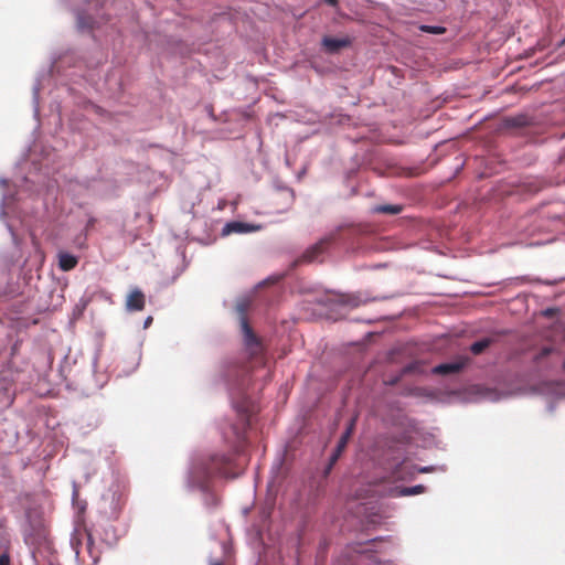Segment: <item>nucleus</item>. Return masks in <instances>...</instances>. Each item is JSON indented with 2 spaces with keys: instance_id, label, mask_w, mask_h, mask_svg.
Returning a JSON list of instances; mask_svg holds the SVG:
<instances>
[{
  "instance_id": "20",
  "label": "nucleus",
  "mask_w": 565,
  "mask_h": 565,
  "mask_svg": "<svg viewBox=\"0 0 565 565\" xmlns=\"http://www.w3.org/2000/svg\"><path fill=\"white\" fill-rule=\"evenodd\" d=\"M0 565H10V557L8 554L0 555Z\"/></svg>"
},
{
  "instance_id": "3",
  "label": "nucleus",
  "mask_w": 565,
  "mask_h": 565,
  "mask_svg": "<svg viewBox=\"0 0 565 565\" xmlns=\"http://www.w3.org/2000/svg\"><path fill=\"white\" fill-rule=\"evenodd\" d=\"M239 423L237 425H232L231 430L235 438L233 441V447L235 452H238L243 446L245 439V433L247 427L249 426V414L246 408L238 412Z\"/></svg>"
},
{
  "instance_id": "2",
  "label": "nucleus",
  "mask_w": 565,
  "mask_h": 565,
  "mask_svg": "<svg viewBox=\"0 0 565 565\" xmlns=\"http://www.w3.org/2000/svg\"><path fill=\"white\" fill-rule=\"evenodd\" d=\"M122 504L121 497L115 492L104 494L100 511L108 520H115L119 516Z\"/></svg>"
},
{
  "instance_id": "14",
  "label": "nucleus",
  "mask_w": 565,
  "mask_h": 565,
  "mask_svg": "<svg viewBox=\"0 0 565 565\" xmlns=\"http://www.w3.org/2000/svg\"><path fill=\"white\" fill-rule=\"evenodd\" d=\"M339 302L352 308L359 307L361 303L359 297L354 295H341L339 297Z\"/></svg>"
},
{
  "instance_id": "25",
  "label": "nucleus",
  "mask_w": 565,
  "mask_h": 565,
  "mask_svg": "<svg viewBox=\"0 0 565 565\" xmlns=\"http://www.w3.org/2000/svg\"><path fill=\"white\" fill-rule=\"evenodd\" d=\"M211 565H223V564L220 562H215V563H212Z\"/></svg>"
},
{
  "instance_id": "10",
  "label": "nucleus",
  "mask_w": 565,
  "mask_h": 565,
  "mask_svg": "<svg viewBox=\"0 0 565 565\" xmlns=\"http://www.w3.org/2000/svg\"><path fill=\"white\" fill-rule=\"evenodd\" d=\"M78 263L77 257L72 254L61 252L58 254V266L62 270L68 271L76 267Z\"/></svg>"
},
{
  "instance_id": "17",
  "label": "nucleus",
  "mask_w": 565,
  "mask_h": 565,
  "mask_svg": "<svg viewBox=\"0 0 565 565\" xmlns=\"http://www.w3.org/2000/svg\"><path fill=\"white\" fill-rule=\"evenodd\" d=\"M94 24L95 22L93 21L92 18H84L82 14H78V25L81 28H88V29H93L94 28Z\"/></svg>"
},
{
  "instance_id": "5",
  "label": "nucleus",
  "mask_w": 565,
  "mask_h": 565,
  "mask_svg": "<svg viewBox=\"0 0 565 565\" xmlns=\"http://www.w3.org/2000/svg\"><path fill=\"white\" fill-rule=\"evenodd\" d=\"M334 241V235L321 238L318 243L309 247L302 255L305 262H313L330 246Z\"/></svg>"
},
{
  "instance_id": "6",
  "label": "nucleus",
  "mask_w": 565,
  "mask_h": 565,
  "mask_svg": "<svg viewBox=\"0 0 565 565\" xmlns=\"http://www.w3.org/2000/svg\"><path fill=\"white\" fill-rule=\"evenodd\" d=\"M356 417H352L347 426L345 431L342 434L334 452L331 456V465H334L345 449L353 431L355 429Z\"/></svg>"
},
{
  "instance_id": "15",
  "label": "nucleus",
  "mask_w": 565,
  "mask_h": 565,
  "mask_svg": "<svg viewBox=\"0 0 565 565\" xmlns=\"http://www.w3.org/2000/svg\"><path fill=\"white\" fill-rule=\"evenodd\" d=\"M424 491H425V487L422 484H418V486H414V487L403 488L401 490V494L402 495H415V494L423 493Z\"/></svg>"
},
{
  "instance_id": "7",
  "label": "nucleus",
  "mask_w": 565,
  "mask_h": 565,
  "mask_svg": "<svg viewBox=\"0 0 565 565\" xmlns=\"http://www.w3.org/2000/svg\"><path fill=\"white\" fill-rule=\"evenodd\" d=\"M351 44L352 41L349 36L341 39L324 36L321 41L323 50L329 54H335L340 52L342 49L349 47Z\"/></svg>"
},
{
  "instance_id": "16",
  "label": "nucleus",
  "mask_w": 565,
  "mask_h": 565,
  "mask_svg": "<svg viewBox=\"0 0 565 565\" xmlns=\"http://www.w3.org/2000/svg\"><path fill=\"white\" fill-rule=\"evenodd\" d=\"M420 31L425 32V33H430V34H444L446 32V29L444 26H439V25H420L419 26Z\"/></svg>"
},
{
  "instance_id": "22",
  "label": "nucleus",
  "mask_w": 565,
  "mask_h": 565,
  "mask_svg": "<svg viewBox=\"0 0 565 565\" xmlns=\"http://www.w3.org/2000/svg\"><path fill=\"white\" fill-rule=\"evenodd\" d=\"M332 467H333V465H331V461H330V462H329V465H328V467H327V469H326V471H324V475H326V476L330 472V470L332 469Z\"/></svg>"
},
{
  "instance_id": "19",
  "label": "nucleus",
  "mask_w": 565,
  "mask_h": 565,
  "mask_svg": "<svg viewBox=\"0 0 565 565\" xmlns=\"http://www.w3.org/2000/svg\"><path fill=\"white\" fill-rule=\"evenodd\" d=\"M241 226H242L241 223H230V224L226 225V230L228 232L237 231Z\"/></svg>"
},
{
  "instance_id": "9",
  "label": "nucleus",
  "mask_w": 565,
  "mask_h": 565,
  "mask_svg": "<svg viewBox=\"0 0 565 565\" xmlns=\"http://www.w3.org/2000/svg\"><path fill=\"white\" fill-rule=\"evenodd\" d=\"M145 305H146V298H145L143 292L140 289L135 288L127 296V299H126L127 310L141 311V310H143Z\"/></svg>"
},
{
  "instance_id": "12",
  "label": "nucleus",
  "mask_w": 565,
  "mask_h": 565,
  "mask_svg": "<svg viewBox=\"0 0 565 565\" xmlns=\"http://www.w3.org/2000/svg\"><path fill=\"white\" fill-rule=\"evenodd\" d=\"M492 340L489 339V338H484V339H481L479 341H476L473 342L471 345H470V351L475 354V355H479L481 354L486 349H488L491 344Z\"/></svg>"
},
{
  "instance_id": "21",
  "label": "nucleus",
  "mask_w": 565,
  "mask_h": 565,
  "mask_svg": "<svg viewBox=\"0 0 565 565\" xmlns=\"http://www.w3.org/2000/svg\"><path fill=\"white\" fill-rule=\"evenodd\" d=\"M328 4L335 7L338 3V0H324Z\"/></svg>"
},
{
  "instance_id": "11",
  "label": "nucleus",
  "mask_w": 565,
  "mask_h": 565,
  "mask_svg": "<svg viewBox=\"0 0 565 565\" xmlns=\"http://www.w3.org/2000/svg\"><path fill=\"white\" fill-rule=\"evenodd\" d=\"M86 552L89 555L90 561L85 565H95L99 559V551L95 548L92 535L88 534L87 544L85 546Z\"/></svg>"
},
{
  "instance_id": "13",
  "label": "nucleus",
  "mask_w": 565,
  "mask_h": 565,
  "mask_svg": "<svg viewBox=\"0 0 565 565\" xmlns=\"http://www.w3.org/2000/svg\"><path fill=\"white\" fill-rule=\"evenodd\" d=\"M374 212L395 215L402 212V206L396 204H383L375 206Z\"/></svg>"
},
{
  "instance_id": "23",
  "label": "nucleus",
  "mask_w": 565,
  "mask_h": 565,
  "mask_svg": "<svg viewBox=\"0 0 565 565\" xmlns=\"http://www.w3.org/2000/svg\"><path fill=\"white\" fill-rule=\"evenodd\" d=\"M76 554H77V556L79 558H82L83 563H86L84 556H82V552L81 551H77Z\"/></svg>"
},
{
  "instance_id": "24",
  "label": "nucleus",
  "mask_w": 565,
  "mask_h": 565,
  "mask_svg": "<svg viewBox=\"0 0 565 565\" xmlns=\"http://www.w3.org/2000/svg\"><path fill=\"white\" fill-rule=\"evenodd\" d=\"M151 321H152V318H151V317H149V318L146 320L145 326H146V327H148V324H149Z\"/></svg>"
},
{
  "instance_id": "18",
  "label": "nucleus",
  "mask_w": 565,
  "mask_h": 565,
  "mask_svg": "<svg viewBox=\"0 0 565 565\" xmlns=\"http://www.w3.org/2000/svg\"><path fill=\"white\" fill-rule=\"evenodd\" d=\"M509 122L512 126L521 127V126H524L526 124V118L524 116H519V117H514V118L509 119Z\"/></svg>"
},
{
  "instance_id": "1",
  "label": "nucleus",
  "mask_w": 565,
  "mask_h": 565,
  "mask_svg": "<svg viewBox=\"0 0 565 565\" xmlns=\"http://www.w3.org/2000/svg\"><path fill=\"white\" fill-rule=\"evenodd\" d=\"M235 478L232 455L215 454L207 458L195 459L189 470L188 484L191 488L206 489L213 477Z\"/></svg>"
},
{
  "instance_id": "4",
  "label": "nucleus",
  "mask_w": 565,
  "mask_h": 565,
  "mask_svg": "<svg viewBox=\"0 0 565 565\" xmlns=\"http://www.w3.org/2000/svg\"><path fill=\"white\" fill-rule=\"evenodd\" d=\"M469 362L470 359L468 356H459L455 361L436 365L433 369V373L437 375L456 374L461 372Z\"/></svg>"
},
{
  "instance_id": "8",
  "label": "nucleus",
  "mask_w": 565,
  "mask_h": 565,
  "mask_svg": "<svg viewBox=\"0 0 565 565\" xmlns=\"http://www.w3.org/2000/svg\"><path fill=\"white\" fill-rule=\"evenodd\" d=\"M241 324L246 347L250 350L252 354H257L262 349L258 338L253 332L245 318H242Z\"/></svg>"
}]
</instances>
